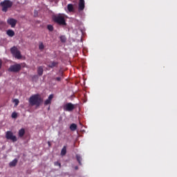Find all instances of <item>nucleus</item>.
Listing matches in <instances>:
<instances>
[{"instance_id":"obj_13","label":"nucleus","mask_w":177,"mask_h":177,"mask_svg":"<svg viewBox=\"0 0 177 177\" xmlns=\"http://www.w3.org/2000/svg\"><path fill=\"white\" fill-rule=\"evenodd\" d=\"M76 160L79 164V165H82V157H81V155L80 154H76Z\"/></svg>"},{"instance_id":"obj_12","label":"nucleus","mask_w":177,"mask_h":177,"mask_svg":"<svg viewBox=\"0 0 177 177\" xmlns=\"http://www.w3.org/2000/svg\"><path fill=\"white\" fill-rule=\"evenodd\" d=\"M59 62H50V64L48 65V67L50 68H55V67H57Z\"/></svg>"},{"instance_id":"obj_20","label":"nucleus","mask_w":177,"mask_h":177,"mask_svg":"<svg viewBox=\"0 0 177 177\" xmlns=\"http://www.w3.org/2000/svg\"><path fill=\"white\" fill-rule=\"evenodd\" d=\"M70 129H71V131H76L77 130V124H75L74 123L71 124L70 126Z\"/></svg>"},{"instance_id":"obj_5","label":"nucleus","mask_w":177,"mask_h":177,"mask_svg":"<svg viewBox=\"0 0 177 177\" xmlns=\"http://www.w3.org/2000/svg\"><path fill=\"white\" fill-rule=\"evenodd\" d=\"M21 70V64H15L14 65H11L8 68V71L10 73H19Z\"/></svg>"},{"instance_id":"obj_19","label":"nucleus","mask_w":177,"mask_h":177,"mask_svg":"<svg viewBox=\"0 0 177 177\" xmlns=\"http://www.w3.org/2000/svg\"><path fill=\"white\" fill-rule=\"evenodd\" d=\"M10 167H16L17 165V159H14L9 163Z\"/></svg>"},{"instance_id":"obj_25","label":"nucleus","mask_w":177,"mask_h":177,"mask_svg":"<svg viewBox=\"0 0 177 177\" xmlns=\"http://www.w3.org/2000/svg\"><path fill=\"white\" fill-rule=\"evenodd\" d=\"M12 118H17V113L13 112L11 115Z\"/></svg>"},{"instance_id":"obj_24","label":"nucleus","mask_w":177,"mask_h":177,"mask_svg":"<svg viewBox=\"0 0 177 177\" xmlns=\"http://www.w3.org/2000/svg\"><path fill=\"white\" fill-rule=\"evenodd\" d=\"M47 28L49 31H53V26L52 25H48Z\"/></svg>"},{"instance_id":"obj_23","label":"nucleus","mask_w":177,"mask_h":177,"mask_svg":"<svg viewBox=\"0 0 177 177\" xmlns=\"http://www.w3.org/2000/svg\"><path fill=\"white\" fill-rule=\"evenodd\" d=\"M54 165L55 167H59V168H62V164L60 162H54Z\"/></svg>"},{"instance_id":"obj_16","label":"nucleus","mask_w":177,"mask_h":177,"mask_svg":"<svg viewBox=\"0 0 177 177\" xmlns=\"http://www.w3.org/2000/svg\"><path fill=\"white\" fill-rule=\"evenodd\" d=\"M67 9L68 10V12H74V6H73V4L69 3L67 6Z\"/></svg>"},{"instance_id":"obj_17","label":"nucleus","mask_w":177,"mask_h":177,"mask_svg":"<svg viewBox=\"0 0 177 177\" xmlns=\"http://www.w3.org/2000/svg\"><path fill=\"white\" fill-rule=\"evenodd\" d=\"M7 35H8V37H15V31H13V30L9 29L7 30Z\"/></svg>"},{"instance_id":"obj_18","label":"nucleus","mask_w":177,"mask_h":177,"mask_svg":"<svg viewBox=\"0 0 177 177\" xmlns=\"http://www.w3.org/2000/svg\"><path fill=\"white\" fill-rule=\"evenodd\" d=\"M66 153H67V147L64 146L61 151V156H66Z\"/></svg>"},{"instance_id":"obj_21","label":"nucleus","mask_w":177,"mask_h":177,"mask_svg":"<svg viewBox=\"0 0 177 177\" xmlns=\"http://www.w3.org/2000/svg\"><path fill=\"white\" fill-rule=\"evenodd\" d=\"M39 50H44V49H45V46L44 45V43H42V42L39 43Z\"/></svg>"},{"instance_id":"obj_7","label":"nucleus","mask_w":177,"mask_h":177,"mask_svg":"<svg viewBox=\"0 0 177 177\" xmlns=\"http://www.w3.org/2000/svg\"><path fill=\"white\" fill-rule=\"evenodd\" d=\"M74 109H75V106L74 104H73V103H71V102L66 103L64 106V110L65 111H73V110H74Z\"/></svg>"},{"instance_id":"obj_15","label":"nucleus","mask_w":177,"mask_h":177,"mask_svg":"<svg viewBox=\"0 0 177 177\" xmlns=\"http://www.w3.org/2000/svg\"><path fill=\"white\" fill-rule=\"evenodd\" d=\"M18 133L20 138H23V136H24V134L26 133V130L22 128L19 131Z\"/></svg>"},{"instance_id":"obj_28","label":"nucleus","mask_w":177,"mask_h":177,"mask_svg":"<svg viewBox=\"0 0 177 177\" xmlns=\"http://www.w3.org/2000/svg\"><path fill=\"white\" fill-rule=\"evenodd\" d=\"M48 145L49 147H50V142L48 141Z\"/></svg>"},{"instance_id":"obj_4","label":"nucleus","mask_w":177,"mask_h":177,"mask_svg":"<svg viewBox=\"0 0 177 177\" xmlns=\"http://www.w3.org/2000/svg\"><path fill=\"white\" fill-rule=\"evenodd\" d=\"M10 52L12 55L15 57L16 59H21V53H20V50H19V48L16 46H13L10 48Z\"/></svg>"},{"instance_id":"obj_11","label":"nucleus","mask_w":177,"mask_h":177,"mask_svg":"<svg viewBox=\"0 0 177 177\" xmlns=\"http://www.w3.org/2000/svg\"><path fill=\"white\" fill-rule=\"evenodd\" d=\"M52 99H53V94H50L48 96V98L44 102L45 106H48V104H50L52 103Z\"/></svg>"},{"instance_id":"obj_29","label":"nucleus","mask_w":177,"mask_h":177,"mask_svg":"<svg viewBox=\"0 0 177 177\" xmlns=\"http://www.w3.org/2000/svg\"><path fill=\"white\" fill-rule=\"evenodd\" d=\"M75 169H76V170L78 169V166H75Z\"/></svg>"},{"instance_id":"obj_26","label":"nucleus","mask_w":177,"mask_h":177,"mask_svg":"<svg viewBox=\"0 0 177 177\" xmlns=\"http://www.w3.org/2000/svg\"><path fill=\"white\" fill-rule=\"evenodd\" d=\"M13 102H15V106H18V105H19V101L18 99H15V100H13Z\"/></svg>"},{"instance_id":"obj_2","label":"nucleus","mask_w":177,"mask_h":177,"mask_svg":"<svg viewBox=\"0 0 177 177\" xmlns=\"http://www.w3.org/2000/svg\"><path fill=\"white\" fill-rule=\"evenodd\" d=\"M53 21L54 23L59 24V26H67L66 19H64V16H63V15L59 14L57 15H53Z\"/></svg>"},{"instance_id":"obj_22","label":"nucleus","mask_w":177,"mask_h":177,"mask_svg":"<svg viewBox=\"0 0 177 177\" xmlns=\"http://www.w3.org/2000/svg\"><path fill=\"white\" fill-rule=\"evenodd\" d=\"M60 41L61 42H66L67 41V38H66V36H61L60 37Z\"/></svg>"},{"instance_id":"obj_1","label":"nucleus","mask_w":177,"mask_h":177,"mask_svg":"<svg viewBox=\"0 0 177 177\" xmlns=\"http://www.w3.org/2000/svg\"><path fill=\"white\" fill-rule=\"evenodd\" d=\"M44 102L39 94H35L30 97L29 103L30 106H41V103Z\"/></svg>"},{"instance_id":"obj_3","label":"nucleus","mask_w":177,"mask_h":177,"mask_svg":"<svg viewBox=\"0 0 177 177\" xmlns=\"http://www.w3.org/2000/svg\"><path fill=\"white\" fill-rule=\"evenodd\" d=\"M0 6L1 7L2 12H5V13H6V12L13 6V2L10 0H4L0 3Z\"/></svg>"},{"instance_id":"obj_6","label":"nucleus","mask_w":177,"mask_h":177,"mask_svg":"<svg viewBox=\"0 0 177 177\" xmlns=\"http://www.w3.org/2000/svg\"><path fill=\"white\" fill-rule=\"evenodd\" d=\"M6 138L8 140H12L13 142H17V137L13 135V132L10 131H8L6 133Z\"/></svg>"},{"instance_id":"obj_27","label":"nucleus","mask_w":177,"mask_h":177,"mask_svg":"<svg viewBox=\"0 0 177 177\" xmlns=\"http://www.w3.org/2000/svg\"><path fill=\"white\" fill-rule=\"evenodd\" d=\"M2 64H3L2 59H0V70L2 68Z\"/></svg>"},{"instance_id":"obj_8","label":"nucleus","mask_w":177,"mask_h":177,"mask_svg":"<svg viewBox=\"0 0 177 177\" xmlns=\"http://www.w3.org/2000/svg\"><path fill=\"white\" fill-rule=\"evenodd\" d=\"M7 23L12 27V28H15L16 27V24H17V20L13 18H10L7 20Z\"/></svg>"},{"instance_id":"obj_10","label":"nucleus","mask_w":177,"mask_h":177,"mask_svg":"<svg viewBox=\"0 0 177 177\" xmlns=\"http://www.w3.org/2000/svg\"><path fill=\"white\" fill-rule=\"evenodd\" d=\"M85 9V0H80L79 2V10H84Z\"/></svg>"},{"instance_id":"obj_14","label":"nucleus","mask_w":177,"mask_h":177,"mask_svg":"<svg viewBox=\"0 0 177 177\" xmlns=\"http://www.w3.org/2000/svg\"><path fill=\"white\" fill-rule=\"evenodd\" d=\"M37 74L38 75L41 76L44 74V66H39L37 68Z\"/></svg>"},{"instance_id":"obj_9","label":"nucleus","mask_w":177,"mask_h":177,"mask_svg":"<svg viewBox=\"0 0 177 177\" xmlns=\"http://www.w3.org/2000/svg\"><path fill=\"white\" fill-rule=\"evenodd\" d=\"M57 74L59 76L54 78L57 82H60L62 81V80H64V74L63 73V71H59Z\"/></svg>"}]
</instances>
